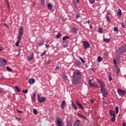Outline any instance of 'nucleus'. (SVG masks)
<instances>
[{"label": "nucleus", "instance_id": "36", "mask_svg": "<svg viewBox=\"0 0 126 126\" xmlns=\"http://www.w3.org/2000/svg\"><path fill=\"white\" fill-rule=\"evenodd\" d=\"M89 1L91 4H93L95 2V0H89Z\"/></svg>", "mask_w": 126, "mask_h": 126}, {"label": "nucleus", "instance_id": "3", "mask_svg": "<svg viewBox=\"0 0 126 126\" xmlns=\"http://www.w3.org/2000/svg\"><path fill=\"white\" fill-rule=\"evenodd\" d=\"M89 83L90 86H92V87H95L96 88H99V85H98V84H95V83L94 82V81H93V80H89Z\"/></svg>", "mask_w": 126, "mask_h": 126}, {"label": "nucleus", "instance_id": "54", "mask_svg": "<svg viewBox=\"0 0 126 126\" xmlns=\"http://www.w3.org/2000/svg\"><path fill=\"white\" fill-rule=\"evenodd\" d=\"M121 25H122V27H123V28H125V24L122 23Z\"/></svg>", "mask_w": 126, "mask_h": 126}, {"label": "nucleus", "instance_id": "12", "mask_svg": "<svg viewBox=\"0 0 126 126\" xmlns=\"http://www.w3.org/2000/svg\"><path fill=\"white\" fill-rule=\"evenodd\" d=\"M109 113L110 117H113V116H115V114L116 112L114 111V110L110 109L109 110Z\"/></svg>", "mask_w": 126, "mask_h": 126}, {"label": "nucleus", "instance_id": "49", "mask_svg": "<svg viewBox=\"0 0 126 126\" xmlns=\"http://www.w3.org/2000/svg\"><path fill=\"white\" fill-rule=\"evenodd\" d=\"M32 97H36V93H33Z\"/></svg>", "mask_w": 126, "mask_h": 126}, {"label": "nucleus", "instance_id": "18", "mask_svg": "<svg viewBox=\"0 0 126 126\" xmlns=\"http://www.w3.org/2000/svg\"><path fill=\"white\" fill-rule=\"evenodd\" d=\"M79 120H77L74 124V126H80V123L79 122Z\"/></svg>", "mask_w": 126, "mask_h": 126}, {"label": "nucleus", "instance_id": "44", "mask_svg": "<svg viewBox=\"0 0 126 126\" xmlns=\"http://www.w3.org/2000/svg\"><path fill=\"white\" fill-rule=\"evenodd\" d=\"M41 2L42 5H44L45 4V0H41Z\"/></svg>", "mask_w": 126, "mask_h": 126}, {"label": "nucleus", "instance_id": "43", "mask_svg": "<svg viewBox=\"0 0 126 126\" xmlns=\"http://www.w3.org/2000/svg\"><path fill=\"white\" fill-rule=\"evenodd\" d=\"M120 71L121 70L119 68H118L117 71V75L119 76V72H120Z\"/></svg>", "mask_w": 126, "mask_h": 126}, {"label": "nucleus", "instance_id": "10", "mask_svg": "<svg viewBox=\"0 0 126 126\" xmlns=\"http://www.w3.org/2000/svg\"><path fill=\"white\" fill-rule=\"evenodd\" d=\"M79 80H80V79L73 78L72 83H73V84H74V85H77V84H78V83H79Z\"/></svg>", "mask_w": 126, "mask_h": 126}, {"label": "nucleus", "instance_id": "48", "mask_svg": "<svg viewBox=\"0 0 126 126\" xmlns=\"http://www.w3.org/2000/svg\"><path fill=\"white\" fill-rule=\"evenodd\" d=\"M52 62V60H49L47 63V64H49V63H51Z\"/></svg>", "mask_w": 126, "mask_h": 126}, {"label": "nucleus", "instance_id": "62", "mask_svg": "<svg viewBox=\"0 0 126 126\" xmlns=\"http://www.w3.org/2000/svg\"><path fill=\"white\" fill-rule=\"evenodd\" d=\"M123 126H126V123H125V122H124V123H123Z\"/></svg>", "mask_w": 126, "mask_h": 126}, {"label": "nucleus", "instance_id": "37", "mask_svg": "<svg viewBox=\"0 0 126 126\" xmlns=\"http://www.w3.org/2000/svg\"><path fill=\"white\" fill-rule=\"evenodd\" d=\"M15 88L16 89V90H17V91L18 92H20V89L18 88V87H17V86H15Z\"/></svg>", "mask_w": 126, "mask_h": 126}, {"label": "nucleus", "instance_id": "20", "mask_svg": "<svg viewBox=\"0 0 126 126\" xmlns=\"http://www.w3.org/2000/svg\"><path fill=\"white\" fill-rule=\"evenodd\" d=\"M66 126H72V125L71 124V122L70 121L68 120L66 122Z\"/></svg>", "mask_w": 126, "mask_h": 126}, {"label": "nucleus", "instance_id": "34", "mask_svg": "<svg viewBox=\"0 0 126 126\" xmlns=\"http://www.w3.org/2000/svg\"><path fill=\"white\" fill-rule=\"evenodd\" d=\"M106 19L108 22L111 23V19H110V17H109V16H106Z\"/></svg>", "mask_w": 126, "mask_h": 126}, {"label": "nucleus", "instance_id": "39", "mask_svg": "<svg viewBox=\"0 0 126 126\" xmlns=\"http://www.w3.org/2000/svg\"><path fill=\"white\" fill-rule=\"evenodd\" d=\"M115 109L116 114H118L119 113V107L117 106Z\"/></svg>", "mask_w": 126, "mask_h": 126}, {"label": "nucleus", "instance_id": "1", "mask_svg": "<svg viewBox=\"0 0 126 126\" xmlns=\"http://www.w3.org/2000/svg\"><path fill=\"white\" fill-rule=\"evenodd\" d=\"M73 77L75 79H80V77H81V73L79 71H74Z\"/></svg>", "mask_w": 126, "mask_h": 126}, {"label": "nucleus", "instance_id": "64", "mask_svg": "<svg viewBox=\"0 0 126 126\" xmlns=\"http://www.w3.org/2000/svg\"><path fill=\"white\" fill-rule=\"evenodd\" d=\"M76 16H77V18H79V15H78V14H77V15H76Z\"/></svg>", "mask_w": 126, "mask_h": 126}, {"label": "nucleus", "instance_id": "60", "mask_svg": "<svg viewBox=\"0 0 126 126\" xmlns=\"http://www.w3.org/2000/svg\"><path fill=\"white\" fill-rule=\"evenodd\" d=\"M45 46L46 47V48L48 49V48L50 47V45H45Z\"/></svg>", "mask_w": 126, "mask_h": 126}, {"label": "nucleus", "instance_id": "19", "mask_svg": "<svg viewBox=\"0 0 126 126\" xmlns=\"http://www.w3.org/2000/svg\"><path fill=\"white\" fill-rule=\"evenodd\" d=\"M111 119L110 121H111V122H112V123L115 122V121H116V116L114 115L113 116L111 117Z\"/></svg>", "mask_w": 126, "mask_h": 126}, {"label": "nucleus", "instance_id": "31", "mask_svg": "<svg viewBox=\"0 0 126 126\" xmlns=\"http://www.w3.org/2000/svg\"><path fill=\"white\" fill-rule=\"evenodd\" d=\"M46 53H47L46 51H44L43 53H42L40 55L41 57H43V56H45L46 55Z\"/></svg>", "mask_w": 126, "mask_h": 126}, {"label": "nucleus", "instance_id": "52", "mask_svg": "<svg viewBox=\"0 0 126 126\" xmlns=\"http://www.w3.org/2000/svg\"><path fill=\"white\" fill-rule=\"evenodd\" d=\"M16 120H17V121H20L21 120V118H18L17 117H15Z\"/></svg>", "mask_w": 126, "mask_h": 126}, {"label": "nucleus", "instance_id": "55", "mask_svg": "<svg viewBox=\"0 0 126 126\" xmlns=\"http://www.w3.org/2000/svg\"><path fill=\"white\" fill-rule=\"evenodd\" d=\"M82 119H84V120H87V118L84 116H82Z\"/></svg>", "mask_w": 126, "mask_h": 126}, {"label": "nucleus", "instance_id": "4", "mask_svg": "<svg viewBox=\"0 0 126 126\" xmlns=\"http://www.w3.org/2000/svg\"><path fill=\"white\" fill-rule=\"evenodd\" d=\"M37 101H38L39 103H43L44 101H46V97H41L39 94H38Z\"/></svg>", "mask_w": 126, "mask_h": 126}, {"label": "nucleus", "instance_id": "22", "mask_svg": "<svg viewBox=\"0 0 126 126\" xmlns=\"http://www.w3.org/2000/svg\"><path fill=\"white\" fill-rule=\"evenodd\" d=\"M70 37L68 36H65L63 38V41H65L67 39H69Z\"/></svg>", "mask_w": 126, "mask_h": 126}, {"label": "nucleus", "instance_id": "28", "mask_svg": "<svg viewBox=\"0 0 126 126\" xmlns=\"http://www.w3.org/2000/svg\"><path fill=\"white\" fill-rule=\"evenodd\" d=\"M102 60H103L102 59V57H98V58H97V61L98 62V63H101V62H102Z\"/></svg>", "mask_w": 126, "mask_h": 126}, {"label": "nucleus", "instance_id": "16", "mask_svg": "<svg viewBox=\"0 0 126 126\" xmlns=\"http://www.w3.org/2000/svg\"><path fill=\"white\" fill-rule=\"evenodd\" d=\"M72 31L73 33H74V34H76V33H77V28L75 27L72 28Z\"/></svg>", "mask_w": 126, "mask_h": 126}, {"label": "nucleus", "instance_id": "11", "mask_svg": "<svg viewBox=\"0 0 126 126\" xmlns=\"http://www.w3.org/2000/svg\"><path fill=\"white\" fill-rule=\"evenodd\" d=\"M28 59L29 61H32L34 59V53H31L30 55L28 56Z\"/></svg>", "mask_w": 126, "mask_h": 126}, {"label": "nucleus", "instance_id": "46", "mask_svg": "<svg viewBox=\"0 0 126 126\" xmlns=\"http://www.w3.org/2000/svg\"><path fill=\"white\" fill-rule=\"evenodd\" d=\"M113 62H114V64H115V65L117 64V60H116V59H114Z\"/></svg>", "mask_w": 126, "mask_h": 126}, {"label": "nucleus", "instance_id": "57", "mask_svg": "<svg viewBox=\"0 0 126 126\" xmlns=\"http://www.w3.org/2000/svg\"><path fill=\"white\" fill-rule=\"evenodd\" d=\"M61 109H63V110H64V107H63V105H61Z\"/></svg>", "mask_w": 126, "mask_h": 126}, {"label": "nucleus", "instance_id": "40", "mask_svg": "<svg viewBox=\"0 0 126 126\" xmlns=\"http://www.w3.org/2000/svg\"><path fill=\"white\" fill-rule=\"evenodd\" d=\"M17 112H18V113H19L20 114H23V111H21L19 109H17L16 110Z\"/></svg>", "mask_w": 126, "mask_h": 126}, {"label": "nucleus", "instance_id": "35", "mask_svg": "<svg viewBox=\"0 0 126 126\" xmlns=\"http://www.w3.org/2000/svg\"><path fill=\"white\" fill-rule=\"evenodd\" d=\"M79 59H80L81 60L82 63H85V61H84V60L83 59H82V58L79 57Z\"/></svg>", "mask_w": 126, "mask_h": 126}, {"label": "nucleus", "instance_id": "8", "mask_svg": "<svg viewBox=\"0 0 126 126\" xmlns=\"http://www.w3.org/2000/svg\"><path fill=\"white\" fill-rule=\"evenodd\" d=\"M100 91L102 94L103 97H106L108 95V92L106 91V89H103L102 90H100Z\"/></svg>", "mask_w": 126, "mask_h": 126}, {"label": "nucleus", "instance_id": "21", "mask_svg": "<svg viewBox=\"0 0 126 126\" xmlns=\"http://www.w3.org/2000/svg\"><path fill=\"white\" fill-rule=\"evenodd\" d=\"M104 32V31L103 30V28H99L98 29V33H100V34H102Z\"/></svg>", "mask_w": 126, "mask_h": 126}, {"label": "nucleus", "instance_id": "7", "mask_svg": "<svg viewBox=\"0 0 126 126\" xmlns=\"http://www.w3.org/2000/svg\"><path fill=\"white\" fill-rule=\"evenodd\" d=\"M56 125L58 126H63V120L61 118H59L57 120Z\"/></svg>", "mask_w": 126, "mask_h": 126}, {"label": "nucleus", "instance_id": "13", "mask_svg": "<svg viewBox=\"0 0 126 126\" xmlns=\"http://www.w3.org/2000/svg\"><path fill=\"white\" fill-rule=\"evenodd\" d=\"M29 83L31 85L34 84L35 83V79H30Z\"/></svg>", "mask_w": 126, "mask_h": 126}, {"label": "nucleus", "instance_id": "41", "mask_svg": "<svg viewBox=\"0 0 126 126\" xmlns=\"http://www.w3.org/2000/svg\"><path fill=\"white\" fill-rule=\"evenodd\" d=\"M6 3L7 5V6H8V8H9V2H8V0H6Z\"/></svg>", "mask_w": 126, "mask_h": 126}, {"label": "nucleus", "instance_id": "26", "mask_svg": "<svg viewBox=\"0 0 126 126\" xmlns=\"http://www.w3.org/2000/svg\"><path fill=\"white\" fill-rule=\"evenodd\" d=\"M39 42L38 43V46H42V45H44V42L41 40H39Z\"/></svg>", "mask_w": 126, "mask_h": 126}, {"label": "nucleus", "instance_id": "51", "mask_svg": "<svg viewBox=\"0 0 126 126\" xmlns=\"http://www.w3.org/2000/svg\"><path fill=\"white\" fill-rule=\"evenodd\" d=\"M90 101L91 103H92V104L94 103V100H93V99H90Z\"/></svg>", "mask_w": 126, "mask_h": 126}, {"label": "nucleus", "instance_id": "17", "mask_svg": "<svg viewBox=\"0 0 126 126\" xmlns=\"http://www.w3.org/2000/svg\"><path fill=\"white\" fill-rule=\"evenodd\" d=\"M111 41V39L110 38H105V37L103 38V41L105 43H109Z\"/></svg>", "mask_w": 126, "mask_h": 126}, {"label": "nucleus", "instance_id": "24", "mask_svg": "<svg viewBox=\"0 0 126 126\" xmlns=\"http://www.w3.org/2000/svg\"><path fill=\"white\" fill-rule=\"evenodd\" d=\"M72 106L76 111L77 110V107L76 106V105H75V104H74L73 102L72 103Z\"/></svg>", "mask_w": 126, "mask_h": 126}, {"label": "nucleus", "instance_id": "59", "mask_svg": "<svg viewBox=\"0 0 126 126\" xmlns=\"http://www.w3.org/2000/svg\"><path fill=\"white\" fill-rule=\"evenodd\" d=\"M2 50H3V48L1 47V46H0V52H1Z\"/></svg>", "mask_w": 126, "mask_h": 126}, {"label": "nucleus", "instance_id": "14", "mask_svg": "<svg viewBox=\"0 0 126 126\" xmlns=\"http://www.w3.org/2000/svg\"><path fill=\"white\" fill-rule=\"evenodd\" d=\"M76 103L77 106H78V107H80V108H81V109L82 110H83V109H84L83 106H82V105L81 104V103H80L79 102H78V101H76Z\"/></svg>", "mask_w": 126, "mask_h": 126}, {"label": "nucleus", "instance_id": "50", "mask_svg": "<svg viewBox=\"0 0 126 126\" xmlns=\"http://www.w3.org/2000/svg\"><path fill=\"white\" fill-rule=\"evenodd\" d=\"M77 64H78V65H80V64H81V63H80V62H77Z\"/></svg>", "mask_w": 126, "mask_h": 126}, {"label": "nucleus", "instance_id": "6", "mask_svg": "<svg viewBox=\"0 0 126 126\" xmlns=\"http://www.w3.org/2000/svg\"><path fill=\"white\" fill-rule=\"evenodd\" d=\"M23 35V28H21L19 31V34L18 37L19 39H21Z\"/></svg>", "mask_w": 126, "mask_h": 126}, {"label": "nucleus", "instance_id": "25", "mask_svg": "<svg viewBox=\"0 0 126 126\" xmlns=\"http://www.w3.org/2000/svg\"><path fill=\"white\" fill-rule=\"evenodd\" d=\"M114 31L115 32H117V33H119V29L118 28V27H115L114 28Z\"/></svg>", "mask_w": 126, "mask_h": 126}, {"label": "nucleus", "instance_id": "45", "mask_svg": "<svg viewBox=\"0 0 126 126\" xmlns=\"http://www.w3.org/2000/svg\"><path fill=\"white\" fill-rule=\"evenodd\" d=\"M64 105H65V100H63L62 103V106H64Z\"/></svg>", "mask_w": 126, "mask_h": 126}, {"label": "nucleus", "instance_id": "38", "mask_svg": "<svg viewBox=\"0 0 126 126\" xmlns=\"http://www.w3.org/2000/svg\"><path fill=\"white\" fill-rule=\"evenodd\" d=\"M33 114H34V115H37V114H38V111L36 109L33 110Z\"/></svg>", "mask_w": 126, "mask_h": 126}, {"label": "nucleus", "instance_id": "58", "mask_svg": "<svg viewBox=\"0 0 126 126\" xmlns=\"http://www.w3.org/2000/svg\"><path fill=\"white\" fill-rule=\"evenodd\" d=\"M103 105H107V102L103 101Z\"/></svg>", "mask_w": 126, "mask_h": 126}, {"label": "nucleus", "instance_id": "5", "mask_svg": "<svg viewBox=\"0 0 126 126\" xmlns=\"http://www.w3.org/2000/svg\"><path fill=\"white\" fill-rule=\"evenodd\" d=\"M83 45L85 48V50L86 49H88V48L90 47V44L88 43L87 41H82Z\"/></svg>", "mask_w": 126, "mask_h": 126}, {"label": "nucleus", "instance_id": "61", "mask_svg": "<svg viewBox=\"0 0 126 126\" xmlns=\"http://www.w3.org/2000/svg\"><path fill=\"white\" fill-rule=\"evenodd\" d=\"M3 62H4L5 63H6V60H5V59H3Z\"/></svg>", "mask_w": 126, "mask_h": 126}, {"label": "nucleus", "instance_id": "53", "mask_svg": "<svg viewBox=\"0 0 126 126\" xmlns=\"http://www.w3.org/2000/svg\"><path fill=\"white\" fill-rule=\"evenodd\" d=\"M3 91V89L2 88H0V93H1Z\"/></svg>", "mask_w": 126, "mask_h": 126}, {"label": "nucleus", "instance_id": "23", "mask_svg": "<svg viewBox=\"0 0 126 126\" xmlns=\"http://www.w3.org/2000/svg\"><path fill=\"white\" fill-rule=\"evenodd\" d=\"M61 37H62V34H61V33L59 32L57 34L56 38L57 39H60Z\"/></svg>", "mask_w": 126, "mask_h": 126}, {"label": "nucleus", "instance_id": "32", "mask_svg": "<svg viewBox=\"0 0 126 126\" xmlns=\"http://www.w3.org/2000/svg\"><path fill=\"white\" fill-rule=\"evenodd\" d=\"M22 92L24 94H27V93H28V90H23Z\"/></svg>", "mask_w": 126, "mask_h": 126}, {"label": "nucleus", "instance_id": "63", "mask_svg": "<svg viewBox=\"0 0 126 126\" xmlns=\"http://www.w3.org/2000/svg\"><path fill=\"white\" fill-rule=\"evenodd\" d=\"M78 116H79L80 117H81V118L82 117V115H81V114H78Z\"/></svg>", "mask_w": 126, "mask_h": 126}, {"label": "nucleus", "instance_id": "29", "mask_svg": "<svg viewBox=\"0 0 126 126\" xmlns=\"http://www.w3.org/2000/svg\"><path fill=\"white\" fill-rule=\"evenodd\" d=\"M48 7L49 8V9H50V10L53 9V6L51 4H48Z\"/></svg>", "mask_w": 126, "mask_h": 126}, {"label": "nucleus", "instance_id": "15", "mask_svg": "<svg viewBox=\"0 0 126 126\" xmlns=\"http://www.w3.org/2000/svg\"><path fill=\"white\" fill-rule=\"evenodd\" d=\"M17 39H18V41L15 43V46H16V47H19V44H20V41L21 40V38H19L17 37Z\"/></svg>", "mask_w": 126, "mask_h": 126}, {"label": "nucleus", "instance_id": "2", "mask_svg": "<svg viewBox=\"0 0 126 126\" xmlns=\"http://www.w3.org/2000/svg\"><path fill=\"white\" fill-rule=\"evenodd\" d=\"M96 80H97V81L98 82L99 87L100 88V90L105 89V88L106 87V85L105 84V83H104V82L101 81L98 79H96Z\"/></svg>", "mask_w": 126, "mask_h": 126}, {"label": "nucleus", "instance_id": "42", "mask_svg": "<svg viewBox=\"0 0 126 126\" xmlns=\"http://www.w3.org/2000/svg\"><path fill=\"white\" fill-rule=\"evenodd\" d=\"M108 79L109 80V81H112V76L111 75H109L108 76Z\"/></svg>", "mask_w": 126, "mask_h": 126}, {"label": "nucleus", "instance_id": "27", "mask_svg": "<svg viewBox=\"0 0 126 126\" xmlns=\"http://www.w3.org/2000/svg\"><path fill=\"white\" fill-rule=\"evenodd\" d=\"M122 13V10H121V9H119V10H118V15H119L120 16H121Z\"/></svg>", "mask_w": 126, "mask_h": 126}, {"label": "nucleus", "instance_id": "33", "mask_svg": "<svg viewBox=\"0 0 126 126\" xmlns=\"http://www.w3.org/2000/svg\"><path fill=\"white\" fill-rule=\"evenodd\" d=\"M6 69H7V70H8V71H12V69L10 68L8 66H7L6 67Z\"/></svg>", "mask_w": 126, "mask_h": 126}, {"label": "nucleus", "instance_id": "47", "mask_svg": "<svg viewBox=\"0 0 126 126\" xmlns=\"http://www.w3.org/2000/svg\"><path fill=\"white\" fill-rule=\"evenodd\" d=\"M32 100L33 101V102H35V97H32Z\"/></svg>", "mask_w": 126, "mask_h": 126}, {"label": "nucleus", "instance_id": "56", "mask_svg": "<svg viewBox=\"0 0 126 126\" xmlns=\"http://www.w3.org/2000/svg\"><path fill=\"white\" fill-rule=\"evenodd\" d=\"M56 69H59V68H60V66L59 65H57L56 67Z\"/></svg>", "mask_w": 126, "mask_h": 126}, {"label": "nucleus", "instance_id": "30", "mask_svg": "<svg viewBox=\"0 0 126 126\" xmlns=\"http://www.w3.org/2000/svg\"><path fill=\"white\" fill-rule=\"evenodd\" d=\"M63 79H64V80H67V76L65 75V74H63Z\"/></svg>", "mask_w": 126, "mask_h": 126}, {"label": "nucleus", "instance_id": "9", "mask_svg": "<svg viewBox=\"0 0 126 126\" xmlns=\"http://www.w3.org/2000/svg\"><path fill=\"white\" fill-rule=\"evenodd\" d=\"M117 92L118 94H119V95H120L121 96H124L126 94V91H123L121 89H118Z\"/></svg>", "mask_w": 126, "mask_h": 126}]
</instances>
